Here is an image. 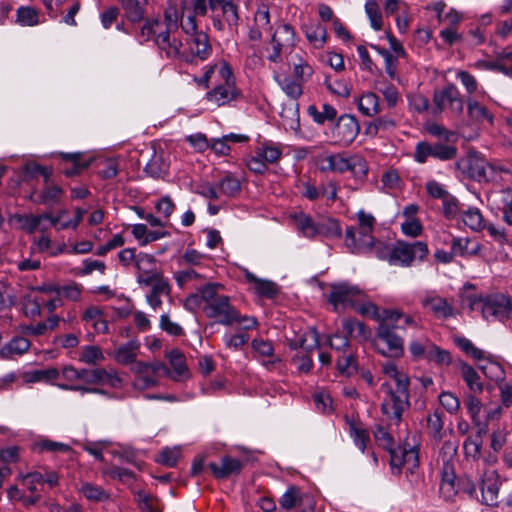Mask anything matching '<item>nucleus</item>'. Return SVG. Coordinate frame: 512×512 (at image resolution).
<instances>
[{
    "mask_svg": "<svg viewBox=\"0 0 512 512\" xmlns=\"http://www.w3.org/2000/svg\"><path fill=\"white\" fill-rule=\"evenodd\" d=\"M178 18V10L168 7L164 11L163 20L155 18L144 23L140 31L141 40L153 39L166 58L182 60L184 50L179 38Z\"/></svg>",
    "mask_w": 512,
    "mask_h": 512,
    "instance_id": "f257e3e1",
    "label": "nucleus"
},
{
    "mask_svg": "<svg viewBox=\"0 0 512 512\" xmlns=\"http://www.w3.org/2000/svg\"><path fill=\"white\" fill-rule=\"evenodd\" d=\"M382 372L389 377L380 386L382 394L381 410L389 419L399 422L402 413L409 406V378L399 371L396 364L386 361L381 364Z\"/></svg>",
    "mask_w": 512,
    "mask_h": 512,
    "instance_id": "f03ea898",
    "label": "nucleus"
},
{
    "mask_svg": "<svg viewBox=\"0 0 512 512\" xmlns=\"http://www.w3.org/2000/svg\"><path fill=\"white\" fill-rule=\"evenodd\" d=\"M323 295L337 312L351 307L361 315L371 318L378 316L377 306L357 285L346 281L333 282L324 287Z\"/></svg>",
    "mask_w": 512,
    "mask_h": 512,
    "instance_id": "7ed1b4c3",
    "label": "nucleus"
},
{
    "mask_svg": "<svg viewBox=\"0 0 512 512\" xmlns=\"http://www.w3.org/2000/svg\"><path fill=\"white\" fill-rule=\"evenodd\" d=\"M60 371V377L63 383L57 384V387L66 391H76L85 394L92 391L90 385H108L112 388L121 386L122 379L114 370L104 368L76 369L72 365L64 366Z\"/></svg>",
    "mask_w": 512,
    "mask_h": 512,
    "instance_id": "20e7f679",
    "label": "nucleus"
},
{
    "mask_svg": "<svg viewBox=\"0 0 512 512\" xmlns=\"http://www.w3.org/2000/svg\"><path fill=\"white\" fill-rule=\"evenodd\" d=\"M214 77L217 79L218 83L213 89L207 92V102L216 107H220L230 104L241 96V92L236 87L235 77L228 63L221 61L213 65H208L199 83L205 84V86L208 87V82Z\"/></svg>",
    "mask_w": 512,
    "mask_h": 512,
    "instance_id": "39448f33",
    "label": "nucleus"
},
{
    "mask_svg": "<svg viewBox=\"0 0 512 512\" xmlns=\"http://www.w3.org/2000/svg\"><path fill=\"white\" fill-rule=\"evenodd\" d=\"M355 218L357 226H348L345 231V245L351 253L365 254L374 245L373 232L376 218L369 212L360 209Z\"/></svg>",
    "mask_w": 512,
    "mask_h": 512,
    "instance_id": "423d86ee",
    "label": "nucleus"
},
{
    "mask_svg": "<svg viewBox=\"0 0 512 512\" xmlns=\"http://www.w3.org/2000/svg\"><path fill=\"white\" fill-rule=\"evenodd\" d=\"M471 311L480 312L487 321L505 322L512 315V301L502 293L467 298Z\"/></svg>",
    "mask_w": 512,
    "mask_h": 512,
    "instance_id": "0eeeda50",
    "label": "nucleus"
},
{
    "mask_svg": "<svg viewBox=\"0 0 512 512\" xmlns=\"http://www.w3.org/2000/svg\"><path fill=\"white\" fill-rule=\"evenodd\" d=\"M222 286L209 283L203 286V312L209 318H214L223 325H231L237 317V310L229 303V297L219 294Z\"/></svg>",
    "mask_w": 512,
    "mask_h": 512,
    "instance_id": "6e6552de",
    "label": "nucleus"
},
{
    "mask_svg": "<svg viewBox=\"0 0 512 512\" xmlns=\"http://www.w3.org/2000/svg\"><path fill=\"white\" fill-rule=\"evenodd\" d=\"M293 228L299 235L313 239L317 236L340 237L341 228L335 219L314 220L304 212H295L289 216Z\"/></svg>",
    "mask_w": 512,
    "mask_h": 512,
    "instance_id": "1a4fd4ad",
    "label": "nucleus"
},
{
    "mask_svg": "<svg viewBox=\"0 0 512 512\" xmlns=\"http://www.w3.org/2000/svg\"><path fill=\"white\" fill-rule=\"evenodd\" d=\"M17 480L23 486V490L18 486H11L7 490V497L11 502H20L25 507L35 505L41 499L40 486L43 485V474L38 471L29 473H20Z\"/></svg>",
    "mask_w": 512,
    "mask_h": 512,
    "instance_id": "9d476101",
    "label": "nucleus"
},
{
    "mask_svg": "<svg viewBox=\"0 0 512 512\" xmlns=\"http://www.w3.org/2000/svg\"><path fill=\"white\" fill-rule=\"evenodd\" d=\"M455 167L463 174L478 181H494L498 173L508 172L503 166L495 163H488L477 154H469L465 158L459 159Z\"/></svg>",
    "mask_w": 512,
    "mask_h": 512,
    "instance_id": "9b49d317",
    "label": "nucleus"
},
{
    "mask_svg": "<svg viewBox=\"0 0 512 512\" xmlns=\"http://www.w3.org/2000/svg\"><path fill=\"white\" fill-rule=\"evenodd\" d=\"M456 344L463 352L480 362L479 368L487 378L499 384L503 382L505 371L498 362L491 359L489 353L476 347L469 339L464 337L457 338Z\"/></svg>",
    "mask_w": 512,
    "mask_h": 512,
    "instance_id": "f8f14e48",
    "label": "nucleus"
},
{
    "mask_svg": "<svg viewBox=\"0 0 512 512\" xmlns=\"http://www.w3.org/2000/svg\"><path fill=\"white\" fill-rule=\"evenodd\" d=\"M284 146L271 140L260 142L247 159V167L254 173L263 174L268 165L277 163L283 155Z\"/></svg>",
    "mask_w": 512,
    "mask_h": 512,
    "instance_id": "ddd939ff",
    "label": "nucleus"
},
{
    "mask_svg": "<svg viewBox=\"0 0 512 512\" xmlns=\"http://www.w3.org/2000/svg\"><path fill=\"white\" fill-rule=\"evenodd\" d=\"M130 370L135 375L133 387L138 390H146L157 386L160 377L164 376L163 374H169V368L157 360L134 363Z\"/></svg>",
    "mask_w": 512,
    "mask_h": 512,
    "instance_id": "4468645a",
    "label": "nucleus"
},
{
    "mask_svg": "<svg viewBox=\"0 0 512 512\" xmlns=\"http://www.w3.org/2000/svg\"><path fill=\"white\" fill-rule=\"evenodd\" d=\"M374 346L378 353L391 358H399L404 354L403 339L395 333V329L388 323H379Z\"/></svg>",
    "mask_w": 512,
    "mask_h": 512,
    "instance_id": "2eb2a0df",
    "label": "nucleus"
},
{
    "mask_svg": "<svg viewBox=\"0 0 512 512\" xmlns=\"http://www.w3.org/2000/svg\"><path fill=\"white\" fill-rule=\"evenodd\" d=\"M428 246L423 241L407 243L398 241L391 249L390 264L411 266L415 262H422L428 255Z\"/></svg>",
    "mask_w": 512,
    "mask_h": 512,
    "instance_id": "dca6fc26",
    "label": "nucleus"
},
{
    "mask_svg": "<svg viewBox=\"0 0 512 512\" xmlns=\"http://www.w3.org/2000/svg\"><path fill=\"white\" fill-rule=\"evenodd\" d=\"M359 133L357 119L350 114L341 115L336 123L326 132L330 144L346 147L350 145Z\"/></svg>",
    "mask_w": 512,
    "mask_h": 512,
    "instance_id": "f3484780",
    "label": "nucleus"
},
{
    "mask_svg": "<svg viewBox=\"0 0 512 512\" xmlns=\"http://www.w3.org/2000/svg\"><path fill=\"white\" fill-rule=\"evenodd\" d=\"M434 114L448 109L452 116L459 117L464 108V100L455 84L449 83L433 95Z\"/></svg>",
    "mask_w": 512,
    "mask_h": 512,
    "instance_id": "a211bd4d",
    "label": "nucleus"
},
{
    "mask_svg": "<svg viewBox=\"0 0 512 512\" xmlns=\"http://www.w3.org/2000/svg\"><path fill=\"white\" fill-rule=\"evenodd\" d=\"M330 347L336 352L343 353L345 350H351L348 338L346 336H340L338 333L333 335L319 336L315 328H310L303 336L301 340V347L309 351L317 347Z\"/></svg>",
    "mask_w": 512,
    "mask_h": 512,
    "instance_id": "6ab92c4d",
    "label": "nucleus"
},
{
    "mask_svg": "<svg viewBox=\"0 0 512 512\" xmlns=\"http://www.w3.org/2000/svg\"><path fill=\"white\" fill-rule=\"evenodd\" d=\"M320 170L323 172H339L344 173L346 171L361 172L365 174L367 172L366 162L358 156L346 157L344 154H330L320 159Z\"/></svg>",
    "mask_w": 512,
    "mask_h": 512,
    "instance_id": "aec40b11",
    "label": "nucleus"
},
{
    "mask_svg": "<svg viewBox=\"0 0 512 512\" xmlns=\"http://www.w3.org/2000/svg\"><path fill=\"white\" fill-rule=\"evenodd\" d=\"M209 8L212 11H220L221 19H214L213 26L219 31L228 27L231 31H236L239 22V6L234 0H209Z\"/></svg>",
    "mask_w": 512,
    "mask_h": 512,
    "instance_id": "412c9836",
    "label": "nucleus"
},
{
    "mask_svg": "<svg viewBox=\"0 0 512 512\" xmlns=\"http://www.w3.org/2000/svg\"><path fill=\"white\" fill-rule=\"evenodd\" d=\"M390 465L393 473H400L403 469L410 476H415V470L419 466L418 448L406 443L403 447L394 449L390 454Z\"/></svg>",
    "mask_w": 512,
    "mask_h": 512,
    "instance_id": "4be33fe9",
    "label": "nucleus"
},
{
    "mask_svg": "<svg viewBox=\"0 0 512 512\" xmlns=\"http://www.w3.org/2000/svg\"><path fill=\"white\" fill-rule=\"evenodd\" d=\"M457 149L454 146L435 143L430 144L427 142H420L417 144L414 159L418 163H424L428 157H433L441 161L451 160L456 157Z\"/></svg>",
    "mask_w": 512,
    "mask_h": 512,
    "instance_id": "5701e85b",
    "label": "nucleus"
},
{
    "mask_svg": "<svg viewBox=\"0 0 512 512\" xmlns=\"http://www.w3.org/2000/svg\"><path fill=\"white\" fill-rule=\"evenodd\" d=\"M421 305L425 311L432 314L437 319H448L454 317L456 314L452 302L434 291L426 292L422 296Z\"/></svg>",
    "mask_w": 512,
    "mask_h": 512,
    "instance_id": "b1692460",
    "label": "nucleus"
},
{
    "mask_svg": "<svg viewBox=\"0 0 512 512\" xmlns=\"http://www.w3.org/2000/svg\"><path fill=\"white\" fill-rule=\"evenodd\" d=\"M466 125L471 127H486L493 124L492 112L475 97H467L466 101Z\"/></svg>",
    "mask_w": 512,
    "mask_h": 512,
    "instance_id": "393cba45",
    "label": "nucleus"
},
{
    "mask_svg": "<svg viewBox=\"0 0 512 512\" xmlns=\"http://www.w3.org/2000/svg\"><path fill=\"white\" fill-rule=\"evenodd\" d=\"M187 44L188 48L183 49L182 57V60L187 63H194L197 60L204 61L212 52L209 38L204 32L194 34L193 37L188 38Z\"/></svg>",
    "mask_w": 512,
    "mask_h": 512,
    "instance_id": "a878e982",
    "label": "nucleus"
},
{
    "mask_svg": "<svg viewBox=\"0 0 512 512\" xmlns=\"http://www.w3.org/2000/svg\"><path fill=\"white\" fill-rule=\"evenodd\" d=\"M31 348V342L24 335L13 336L7 343L0 346V358L15 360L26 354Z\"/></svg>",
    "mask_w": 512,
    "mask_h": 512,
    "instance_id": "bb28decb",
    "label": "nucleus"
},
{
    "mask_svg": "<svg viewBox=\"0 0 512 512\" xmlns=\"http://www.w3.org/2000/svg\"><path fill=\"white\" fill-rule=\"evenodd\" d=\"M255 357L262 360L267 369L280 362V358L274 355V346L271 341L255 338L251 342Z\"/></svg>",
    "mask_w": 512,
    "mask_h": 512,
    "instance_id": "cd10ccee",
    "label": "nucleus"
},
{
    "mask_svg": "<svg viewBox=\"0 0 512 512\" xmlns=\"http://www.w3.org/2000/svg\"><path fill=\"white\" fill-rule=\"evenodd\" d=\"M243 274L248 283L251 284L254 293L258 296L273 298L278 294V287L273 281L258 278L246 268L243 269Z\"/></svg>",
    "mask_w": 512,
    "mask_h": 512,
    "instance_id": "c85d7f7f",
    "label": "nucleus"
},
{
    "mask_svg": "<svg viewBox=\"0 0 512 512\" xmlns=\"http://www.w3.org/2000/svg\"><path fill=\"white\" fill-rule=\"evenodd\" d=\"M495 471H486L481 481L482 502L486 505L497 503L499 484Z\"/></svg>",
    "mask_w": 512,
    "mask_h": 512,
    "instance_id": "c756f323",
    "label": "nucleus"
},
{
    "mask_svg": "<svg viewBox=\"0 0 512 512\" xmlns=\"http://www.w3.org/2000/svg\"><path fill=\"white\" fill-rule=\"evenodd\" d=\"M474 67L484 70H497L512 77V50H505L496 61H477Z\"/></svg>",
    "mask_w": 512,
    "mask_h": 512,
    "instance_id": "7c9ffc66",
    "label": "nucleus"
},
{
    "mask_svg": "<svg viewBox=\"0 0 512 512\" xmlns=\"http://www.w3.org/2000/svg\"><path fill=\"white\" fill-rule=\"evenodd\" d=\"M451 248L455 256L472 257L481 250V245L476 239L468 237H454L451 241Z\"/></svg>",
    "mask_w": 512,
    "mask_h": 512,
    "instance_id": "2f4dec72",
    "label": "nucleus"
},
{
    "mask_svg": "<svg viewBox=\"0 0 512 512\" xmlns=\"http://www.w3.org/2000/svg\"><path fill=\"white\" fill-rule=\"evenodd\" d=\"M207 468L218 479H224L234 473H239L242 468V463L235 458L224 457L219 464L209 463Z\"/></svg>",
    "mask_w": 512,
    "mask_h": 512,
    "instance_id": "473e14b6",
    "label": "nucleus"
},
{
    "mask_svg": "<svg viewBox=\"0 0 512 512\" xmlns=\"http://www.w3.org/2000/svg\"><path fill=\"white\" fill-rule=\"evenodd\" d=\"M170 365L173 370L169 369V374H163L170 377L174 381H182L188 377V368L185 361V356L179 350H172L167 354Z\"/></svg>",
    "mask_w": 512,
    "mask_h": 512,
    "instance_id": "72a5a7b5",
    "label": "nucleus"
},
{
    "mask_svg": "<svg viewBox=\"0 0 512 512\" xmlns=\"http://www.w3.org/2000/svg\"><path fill=\"white\" fill-rule=\"evenodd\" d=\"M140 349V343L137 340H131L120 345L114 351V359L122 365H131L137 363V355Z\"/></svg>",
    "mask_w": 512,
    "mask_h": 512,
    "instance_id": "f704fd0d",
    "label": "nucleus"
},
{
    "mask_svg": "<svg viewBox=\"0 0 512 512\" xmlns=\"http://www.w3.org/2000/svg\"><path fill=\"white\" fill-rule=\"evenodd\" d=\"M459 485L456 482V474L455 470L452 468H446L445 470H441V480H440V495L446 500H452L455 495L458 493Z\"/></svg>",
    "mask_w": 512,
    "mask_h": 512,
    "instance_id": "c9c22d12",
    "label": "nucleus"
},
{
    "mask_svg": "<svg viewBox=\"0 0 512 512\" xmlns=\"http://www.w3.org/2000/svg\"><path fill=\"white\" fill-rule=\"evenodd\" d=\"M82 320L91 325L96 333L108 332V322L104 318L102 310L96 306L88 307L82 315Z\"/></svg>",
    "mask_w": 512,
    "mask_h": 512,
    "instance_id": "e433bc0d",
    "label": "nucleus"
},
{
    "mask_svg": "<svg viewBox=\"0 0 512 512\" xmlns=\"http://www.w3.org/2000/svg\"><path fill=\"white\" fill-rule=\"evenodd\" d=\"M171 286L167 280H158L146 295L147 304L155 311L162 305V297L169 296Z\"/></svg>",
    "mask_w": 512,
    "mask_h": 512,
    "instance_id": "4c0bfd02",
    "label": "nucleus"
},
{
    "mask_svg": "<svg viewBox=\"0 0 512 512\" xmlns=\"http://www.w3.org/2000/svg\"><path fill=\"white\" fill-rule=\"evenodd\" d=\"M60 377V371L57 368L49 367L46 369H36L22 374L25 383L47 382L53 383Z\"/></svg>",
    "mask_w": 512,
    "mask_h": 512,
    "instance_id": "58836bf2",
    "label": "nucleus"
},
{
    "mask_svg": "<svg viewBox=\"0 0 512 512\" xmlns=\"http://www.w3.org/2000/svg\"><path fill=\"white\" fill-rule=\"evenodd\" d=\"M303 31L309 43L315 48H322L324 46L327 38V32L323 25L317 22H310L303 25Z\"/></svg>",
    "mask_w": 512,
    "mask_h": 512,
    "instance_id": "ea45409f",
    "label": "nucleus"
},
{
    "mask_svg": "<svg viewBox=\"0 0 512 512\" xmlns=\"http://www.w3.org/2000/svg\"><path fill=\"white\" fill-rule=\"evenodd\" d=\"M126 18L131 22H139L146 11L147 0H120Z\"/></svg>",
    "mask_w": 512,
    "mask_h": 512,
    "instance_id": "a19ab883",
    "label": "nucleus"
},
{
    "mask_svg": "<svg viewBox=\"0 0 512 512\" xmlns=\"http://www.w3.org/2000/svg\"><path fill=\"white\" fill-rule=\"evenodd\" d=\"M458 444L454 441H445L440 449L438 463L441 470L452 468L455 470V462L457 456Z\"/></svg>",
    "mask_w": 512,
    "mask_h": 512,
    "instance_id": "79ce46f5",
    "label": "nucleus"
},
{
    "mask_svg": "<svg viewBox=\"0 0 512 512\" xmlns=\"http://www.w3.org/2000/svg\"><path fill=\"white\" fill-rule=\"evenodd\" d=\"M347 425L349 435L355 446L358 447L361 452H364L367 442L369 441V433L367 429L353 419H347Z\"/></svg>",
    "mask_w": 512,
    "mask_h": 512,
    "instance_id": "37998d69",
    "label": "nucleus"
},
{
    "mask_svg": "<svg viewBox=\"0 0 512 512\" xmlns=\"http://www.w3.org/2000/svg\"><path fill=\"white\" fill-rule=\"evenodd\" d=\"M274 80L277 82L281 90L291 99L297 100L303 93L302 83L297 79L289 77H282L279 74L274 75Z\"/></svg>",
    "mask_w": 512,
    "mask_h": 512,
    "instance_id": "c03bdc74",
    "label": "nucleus"
},
{
    "mask_svg": "<svg viewBox=\"0 0 512 512\" xmlns=\"http://www.w3.org/2000/svg\"><path fill=\"white\" fill-rule=\"evenodd\" d=\"M308 115L317 124H324L326 121L334 120L337 116V110L330 104L324 103L319 110L315 105L307 108Z\"/></svg>",
    "mask_w": 512,
    "mask_h": 512,
    "instance_id": "a18cd8bd",
    "label": "nucleus"
},
{
    "mask_svg": "<svg viewBox=\"0 0 512 512\" xmlns=\"http://www.w3.org/2000/svg\"><path fill=\"white\" fill-rule=\"evenodd\" d=\"M50 217V214L42 215H19L17 221L21 227L27 230L29 233H33L36 230H46L48 226L44 225L43 222Z\"/></svg>",
    "mask_w": 512,
    "mask_h": 512,
    "instance_id": "49530a36",
    "label": "nucleus"
},
{
    "mask_svg": "<svg viewBox=\"0 0 512 512\" xmlns=\"http://www.w3.org/2000/svg\"><path fill=\"white\" fill-rule=\"evenodd\" d=\"M460 372L463 380L472 393H481L483 391L480 376L472 366L467 363H461Z\"/></svg>",
    "mask_w": 512,
    "mask_h": 512,
    "instance_id": "de8ad7c7",
    "label": "nucleus"
},
{
    "mask_svg": "<svg viewBox=\"0 0 512 512\" xmlns=\"http://www.w3.org/2000/svg\"><path fill=\"white\" fill-rule=\"evenodd\" d=\"M359 111L368 117H372L380 112L379 99L376 94L369 92L363 94L358 101Z\"/></svg>",
    "mask_w": 512,
    "mask_h": 512,
    "instance_id": "09e8293b",
    "label": "nucleus"
},
{
    "mask_svg": "<svg viewBox=\"0 0 512 512\" xmlns=\"http://www.w3.org/2000/svg\"><path fill=\"white\" fill-rule=\"evenodd\" d=\"M79 492L89 501L103 502L109 499V493L102 487L90 482H83Z\"/></svg>",
    "mask_w": 512,
    "mask_h": 512,
    "instance_id": "8fccbe9b",
    "label": "nucleus"
},
{
    "mask_svg": "<svg viewBox=\"0 0 512 512\" xmlns=\"http://www.w3.org/2000/svg\"><path fill=\"white\" fill-rule=\"evenodd\" d=\"M16 22L21 26H35L40 23V13L31 6H21L16 12Z\"/></svg>",
    "mask_w": 512,
    "mask_h": 512,
    "instance_id": "3c124183",
    "label": "nucleus"
},
{
    "mask_svg": "<svg viewBox=\"0 0 512 512\" xmlns=\"http://www.w3.org/2000/svg\"><path fill=\"white\" fill-rule=\"evenodd\" d=\"M460 217L471 230L480 231L485 227L483 216L478 208H468L461 212Z\"/></svg>",
    "mask_w": 512,
    "mask_h": 512,
    "instance_id": "603ef678",
    "label": "nucleus"
},
{
    "mask_svg": "<svg viewBox=\"0 0 512 512\" xmlns=\"http://www.w3.org/2000/svg\"><path fill=\"white\" fill-rule=\"evenodd\" d=\"M336 366L341 375L350 376L356 371V360L352 350L340 353Z\"/></svg>",
    "mask_w": 512,
    "mask_h": 512,
    "instance_id": "864d4df0",
    "label": "nucleus"
},
{
    "mask_svg": "<svg viewBox=\"0 0 512 512\" xmlns=\"http://www.w3.org/2000/svg\"><path fill=\"white\" fill-rule=\"evenodd\" d=\"M272 43H279L281 46H293L295 44V31L289 24L279 26L272 35Z\"/></svg>",
    "mask_w": 512,
    "mask_h": 512,
    "instance_id": "5fc2aeb1",
    "label": "nucleus"
},
{
    "mask_svg": "<svg viewBox=\"0 0 512 512\" xmlns=\"http://www.w3.org/2000/svg\"><path fill=\"white\" fill-rule=\"evenodd\" d=\"M78 360L85 364L95 365L104 360V355L99 347L87 345L81 348Z\"/></svg>",
    "mask_w": 512,
    "mask_h": 512,
    "instance_id": "6e6d98bb",
    "label": "nucleus"
},
{
    "mask_svg": "<svg viewBox=\"0 0 512 512\" xmlns=\"http://www.w3.org/2000/svg\"><path fill=\"white\" fill-rule=\"evenodd\" d=\"M181 453L180 446L164 447L159 452L156 461L162 465L173 467L181 457Z\"/></svg>",
    "mask_w": 512,
    "mask_h": 512,
    "instance_id": "4d7b16f0",
    "label": "nucleus"
},
{
    "mask_svg": "<svg viewBox=\"0 0 512 512\" xmlns=\"http://www.w3.org/2000/svg\"><path fill=\"white\" fill-rule=\"evenodd\" d=\"M63 189L57 185L47 184L39 193L37 201L42 204H54L59 202Z\"/></svg>",
    "mask_w": 512,
    "mask_h": 512,
    "instance_id": "13d9d810",
    "label": "nucleus"
},
{
    "mask_svg": "<svg viewBox=\"0 0 512 512\" xmlns=\"http://www.w3.org/2000/svg\"><path fill=\"white\" fill-rule=\"evenodd\" d=\"M427 429L429 434L435 440H441L443 437V420L442 415L435 411L427 415Z\"/></svg>",
    "mask_w": 512,
    "mask_h": 512,
    "instance_id": "bf43d9fd",
    "label": "nucleus"
},
{
    "mask_svg": "<svg viewBox=\"0 0 512 512\" xmlns=\"http://www.w3.org/2000/svg\"><path fill=\"white\" fill-rule=\"evenodd\" d=\"M365 12L370 20L371 27L376 31H380L383 23L378 3L375 0H368L365 4Z\"/></svg>",
    "mask_w": 512,
    "mask_h": 512,
    "instance_id": "052dcab7",
    "label": "nucleus"
},
{
    "mask_svg": "<svg viewBox=\"0 0 512 512\" xmlns=\"http://www.w3.org/2000/svg\"><path fill=\"white\" fill-rule=\"evenodd\" d=\"M302 501L299 488L290 486L280 498V506L285 510H291Z\"/></svg>",
    "mask_w": 512,
    "mask_h": 512,
    "instance_id": "680f3d73",
    "label": "nucleus"
},
{
    "mask_svg": "<svg viewBox=\"0 0 512 512\" xmlns=\"http://www.w3.org/2000/svg\"><path fill=\"white\" fill-rule=\"evenodd\" d=\"M456 79L463 85L468 97H474V94L478 92L477 79L468 71L457 70Z\"/></svg>",
    "mask_w": 512,
    "mask_h": 512,
    "instance_id": "e2e57ef3",
    "label": "nucleus"
},
{
    "mask_svg": "<svg viewBox=\"0 0 512 512\" xmlns=\"http://www.w3.org/2000/svg\"><path fill=\"white\" fill-rule=\"evenodd\" d=\"M427 360L435 362L440 366H448L451 363L452 358L449 351L441 349L433 343H429Z\"/></svg>",
    "mask_w": 512,
    "mask_h": 512,
    "instance_id": "0e129e2a",
    "label": "nucleus"
},
{
    "mask_svg": "<svg viewBox=\"0 0 512 512\" xmlns=\"http://www.w3.org/2000/svg\"><path fill=\"white\" fill-rule=\"evenodd\" d=\"M481 447V441H476L471 436H468L463 443L465 459L471 462L478 461L481 453Z\"/></svg>",
    "mask_w": 512,
    "mask_h": 512,
    "instance_id": "69168bd1",
    "label": "nucleus"
},
{
    "mask_svg": "<svg viewBox=\"0 0 512 512\" xmlns=\"http://www.w3.org/2000/svg\"><path fill=\"white\" fill-rule=\"evenodd\" d=\"M134 266L138 273H152L153 271H157L155 258L152 255L143 252L137 254Z\"/></svg>",
    "mask_w": 512,
    "mask_h": 512,
    "instance_id": "338daca9",
    "label": "nucleus"
},
{
    "mask_svg": "<svg viewBox=\"0 0 512 512\" xmlns=\"http://www.w3.org/2000/svg\"><path fill=\"white\" fill-rule=\"evenodd\" d=\"M83 287L76 282H70L66 285H60L59 296L73 302L81 300Z\"/></svg>",
    "mask_w": 512,
    "mask_h": 512,
    "instance_id": "774afa93",
    "label": "nucleus"
}]
</instances>
